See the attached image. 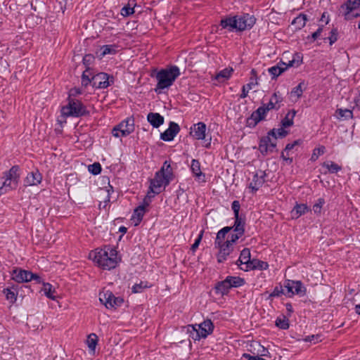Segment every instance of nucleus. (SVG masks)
Returning a JSON list of instances; mask_svg holds the SVG:
<instances>
[{"label": "nucleus", "mask_w": 360, "mask_h": 360, "mask_svg": "<svg viewBox=\"0 0 360 360\" xmlns=\"http://www.w3.org/2000/svg\"><path fill=\"white\" fill-rule=\"evenodd\" d=\"M262 106L266 109L267 112L271 110H278L281 107V105H276L274 102L269 100V103L266 104H263Z\"/></svg>", "instance_id": "nucleus-54"}, {"label": "nucleus", "mask_w": 360, "mask_h": 360, "mask_svg": "<svg viewBox=\"0 0 360 360\" xmlns=\"http://www.w3.org/2000/svg\"><path fill=\"white\" fill-rule=\"evenodd\" d=\"M308 211L309 207L307 205L297 204L291 211V216L292 218L297 219Z\"/></svg>", "instance_id": "nucleus-27"}, {"label": "nucleus", "mask_w": 360, "mask_h": 360, "mask_svg": "<svg viewBox=\"0 0 360 360\" xmlns=\"http://www.w3.org/2000/svg\"><path fill=\"white\" fill-rule=\"evenodd\" d=\"M134 120L133 118H127L114 127L112 134L115 137L127 136L134 131Z\"/></svg>", "instance_id": "nucleus-10"}, {"label": "nucleus", "mask_w": 360, "mask_h": 360, "mask_svg": "<svg viewBox=\"0 0 360 360\" xmlns=\"http://www.w3.org/2000/svg\"><path fill=\"white\" fill-rule=\"evenodd\" d=\"M285 294L283 286L279 284L276 285L272 292L269 295L270 297H280L281 295Z\"/></svg>", "instance_id": "nucleus-51"}, {"label": "nucleus", "mask_w": 360, "mask_h": 360, "mask_svg": "<svg viewBox=\"0 0 360 360\" xmlns=\"http://www.w3.org/2000/svg\"><path fill=\"white\" fill-rule=\"evenodd\" d=\"M99 300L107 309H116L124 302L123 298L115 297L111 291L105 289L99 293Z\"/></svg>", "instance_id": "nucleus-9"}, {"label": "nucleus", "mask_w": 360, "mask_h": 360, "mask_svg": "<svg viewBox=\"0 0 360 360\" xmlns=\"http://www.w3.org/2000/svg\"><path fill=\"white\" fill-rule=\"evenodd\" d=\"M235 218V222L233 226H232L233 231L235 232H238L239 235H243L245 233V220L244 218H243L241 216H236Z\"/></svg>", "instance_id": "nucleus-26"}, {"label": "nucleus", "mask_w": 360, "mask_h": 360, "mask_svg": "<svg viewBox=\"0 0 360 360\" xmlns=\"http://www.w3.org/2000/svg\"><path fill=\"white\" fill-rule=\"evenodd\" d=\"M243 357L247 360H259L260 358L258 355H251L247 353L243 354Z\"/></svg>", "instance_id": "nucleus-63"}, {"label": "nucleus", "mask_w": 360, "mask_h": 360, "mask_svg": "<svg viewBox=\"0 0 360 360\" xmlns=\"http://www.w3.org/2000/svg\"><path fill=\"white\" fill-rule=\"evenodd\" d=\"M12 278L18 283L29 282L32 280L35 281L37 283L42 282L41 278L37 274L21 269L13 270Z\"/></svg>", "instance_id": "nucleus-11"}, {"label": "nucleus", "mask_w": 360, "mask_h": 360, "mask_svg": "<svg viewBox=\"0 0 360 360\" xmlns=\"http://www.w3.org/2000/svg\"><path fill=\"white\" fill-rule=\"evenodd\" d=\"M61 113L65 117H79L89 115V111L80 101L69 97L68 103L62 108Z\"/></svg>", "instance_id": "nucleus-6"}, {"label": "nucleus", "mask_w": 360, "mask_h": 360, "mask_svg": "<svg viewBox=\"0 0 360 360\" xmlns=\"http://www.w3.org/2000/svg\"><path fill=\"white\" fill-rule=\"evenodd\" d=\"M335 116L339 120H348L352 118V111L349 109L338 108L335 111Z\"/></svg>", "instance_id": "nucleus-34"}, {"label": "nucleus", "mask_w": 360, "mask_h": 360, "mask_svg": "<svg viewBox=\"0 0 360 360\" xmlns=\"http://www.w3.org/2000/svg\"><path fill=\"white\" fill-rule=\"evenodd\" d=\"M296 63L295 59L290 60L288 65L283 63L281 65H275L269 69V73L273 76V78L279 76L283 73L288 67L293 66L294 63ZM301 62L297 60V66L300 65Z\"/></svg>", "instance_id": "nucleus-17"}, {"label": "nucleus", "mask_w": 360, "mask_h": 360, "mask_svg": "<svg viewBox=\"0 0 360 360\" xmlns=\"http://www.w3.org/2000/svg\"><path fill=\"white\" fill-rule=\"evenodd\" d=\"M276 326L281 329L286 330L289 328L288 319L285 316L283 318H278L276 320Z\"/></svg>", "instance_id": "nucleus-45"}, {"label": "nucleus", "mask_w": 360, "mask_h": 360, "mask_svg": "<svg viewBox=\"0 0 360 360\" xmlns=\"http://www.w3.org/2000/svg\"><path fill=\"white\" fill-rule=\"evenodd\" d=\"M226 280L229 281L231 288H238L245 284V280L238 276H229L226 278Z\"/></svg>", "instance_id": "nucleus-35"}, {"label": "nucleus", "mask_w": 360, "mask_h": 360, "mask_svg": "<svg viewBox=\"0 0 360 360\" xmlns=\"http://www.w3.org/2000/svg\"><path fill=\"white\" fill-rule=\"evenodd\" d=\"M18 171L19 167L18 166H13L6 174V179L2 186L0 187V195L17 188L20 180Z\"/></svg>", "instance_id": "nucleus-7"}, {"label": "nucleus", "mask_w": 360, "mask_h": 360, "mask_svg": "<svg viewBox=\"0 0 360 360\" xmlns=\"http://www.w3.org/2000/svg\"><path fill=\"white\" fill-rule=\"evenodd\" d=\"M174 179V174L171 163L165 160L160 169L155 172L154 178L150 180L149 191L143 199V204L140 206H144L146 210V207L149 206L155 195L160 193Z\"/></svg>", "instance_id": "nucleus-1"}, {"label": "nucleus", "mask_w": 360, "mask_h": 360, "mask_svg": "<svg viewBox=\"0 0 360 360\" xmlns=\"http://www.w3.org/2000/svg\"><path fill=\"white\" fill-rule=\"evenodd\" d=\"M97 339L98 338L94 333H92L88 336L87 343L90 349H95L96 345L97 344Z\"/></svg>", "instance_id": "nucleus-49"}, {"label": "nucleus", "mask_w": 360, "mask_h": 360, "mask_svg": "<svg viewBox=\"0 0 360 360\" xmlns=\"http://www.w3.org/2000/svg\"><path fill=\"white\" fill-rule=\"evenodd\" d=\"M89 171L94 175H97L101 172V165L99 162H94L89 165Z\"/></svg>", "instance_id": "nucleus-48"}, {"label": "nucleus", "mask_w": 360, "mask_h": 360, "mask_svg": "<svg viewBox=\"0 0 360 360\" xmlns=\"http://www.w3.org/2000/svg\"><path fill=\"white\" fill-rule=\"evenodd\" d=\"M288 131L285 130V127H281L279 129H276V135L278 138H284L288 135Z\"/></svg>", "instance_id": "nucleus-59"}, {"label": "nucleus", "mask_w": 360, "mask_h": 360, "mask_svg": "<svg viewBox=\"0 0 360 360\" xmlns=\"http://www.w3.org/2000/svg\"><path fill=\"white\" fill-rule=\"evenodd\" d=\"M228 282L229 281L226 280V278H225L224 281L217 282L214 288L215 293L221 296L227 295L229 292V290L231 288Z\"/></svg>", "instance_id": "nucleus-23"}, {"label": "nucleus", "mask_w": 360, "mask_h": 360, "mask_svg": "<svg viewBox=\"0 0 360 360\" xmlns=\"http://www.w3.org/2000/svg\"><path fill=\"white\" fill-rule=\"evenodd\" d=\"M267 112H268L262 105L259 107L251 114L250 117L247 119V126L252 128L255 127L260 121L265 119Z\"/></svg>", "instance_id": "nucleus-14"}, {"label": "nucleus", "mask_w": 360, "mask_h": 360, "mask_svg": "<svg viewBox=\"0 0 360 360\" xmlns=\"http://www.w3.org/2000/svg\"><path fill=\"white\" fill-rule=\"evenodd\" d=\"M213 330L214 325L210 319H207L200 324L188 325L187 326V332L190 334V338L194 340L207 338L208 335L213 332Z\"/></svg>", "instance_id": "nucleus-5"}, {"label": "nucleus", "mask_w": 360, "mask_h": 360, "mask_svg": "<svg viewBox=\"0 0 360 360\" xmlns=\"http://www.w3.org/2000/svg\"><path fill=\"white\" fill-rule=\"evenodd\" d=\"M117 252L115 249L110 246H105L103 249H96L89 253L94 263L103 269L110 270L115 268L117 264Z\"/></svg>", "instance_id": "nucleus-2"}, {"label": "nucleus", "mask_w": 360, "mask_h": 360, "mask_svg": "<svg viewBox=\"0 0 360 360\" xmlns=\"http://www.w3.org/2000/svg\"><path fill=\"white\" fill-rule=\"evenodd\" d=\"M114 82V77L105 72H99L91 77L92 86L96 89H105Z\"/></svg>", "instance_id": "nucleus-13"}, {"label": "nucleus", "mask_w": 360, "mask_h": 360, "mask_svg": "<svg viewBox=\"0 0 360 360\" xmlns=\"http://www.w3.org/2000/svg\"><path fill=\"white\" fill-rule=\"evenodd\" d=\"M233 227L225 226L221 230H219L217 234V237L214 241V245L217 246V244L224 243L222 240L225 238L226 235L232 230Z\"/></svg>", "instance_id": "nucleus-36"}, {"label": "nucleus", "mask_w": 360, "mask_h": 360, "mask_svg": "<svg viewBox=\"0 0 360 360\" xmlns=\"http://www.w3.org/2000/svg\"><path fill=\"white\" fill-rule=\"evenodd\" d=\"M231 208H232V210H233V211L234 217H236V216H240V215H239V211H240V205L239 201H238V200H234V201L232 202Z\"/></svg>", "instance_id": "nucleus-56"}, {"label": "nucleus", "mask_w": 360, "mask_h": 360, "mask_svg": "<svg viewBox=\"0 0 360 360\" xmlns=\"http://www.w3.org/2000/svg\"><path fill=\"white\" fill-rule=\"evenodd\" d=\"M261 348H262V350H259L258 351V354L257 355L259 356H267V353H269L268 350L264 348V347L261 346Z\"/></svg>", "instance_id": "nucleus-64"}, {"label": "nucleus", "mask_w": 360, "mask_h": 360, "mask_svg": "<svg viewBox=\"0 0 360 360\" xmlns=\"http://www.w3.org/2000/svg\"><path fill=\"white\" fill-rule=\"evenodd\" d=\"M303 86H304V82L302 81L299 84L292 89L291 91V94L297 96V98H301L303 94Z\"/></svg>", "instance_id": "nucleus-46"}, {"label": "nucleus", "mask_w": 360, "mask_h": 360, "mask_svg": "<svg viewBox=\"0 0 360 360\" xmlns=\"http://www.w3.org/2000/svg\"><path fill=\"white\" fill-rule=\"evenodd\" d=\"M257 84L258 82L257 77V71L255 69H252L251 70V77L250 78V82L246 85L243 86L242 93L240 97L241 98H246L248 96V91Z\"/></svg>", "instance_id": "nucleus-19"}, {"label": "nucleus", "mask_w": 360, "mask_h": 360, "mask_svg": "<svg viewBox=\"0 0 360 360\" xmlns=\"http://www.w3.org/2000/svg\"><path fill=\"white\" fill-rule=\"evenodd\" d=\"M180 131L179 124L174 122H170L169 127L160 134V139L165 141H171Z\"/></svg>", "instance_id": "nucleus-15"}, {"label": "nucleus", "mask_w": 360, "mask_h": 360, "mask_svg": "<svg viewBox=\"0 0 360 360\" xmlns=\"http://www.w3.org/2000/svg\"><path fill=\"white\" fill-rule=\"evenodd\" d=\"M296 111L295 110H290L285 117L281 120V126L282 127H289L293 124V119L295 116Z\"/></svg>", "instance_id": "nucleus-30"}, {"label": "nucleus", "mask_w": 360, "mask_h": 360, "mask_svg": "<svg viewBox=\"0 0 360 360\" xmlns=\"http://www.w3.org/2000/svg\"><path fill=\"white\" fill-rule=\"evenodd\" d=\"M320 338H321L320 335H312L307 336L304 340L305 342H314L315 343V342H318L321 341Z\"/></svg>", "instance_id": "nucleus-57"}, {"label": "nucleus", "mask_w": 360, "mask_h": 360, "mask_svg": "<svg viewBox=\"0 0 360 360\" xmlns=\"http://www.w3.org/2000/svg\"><path fill=\"white\" fill-rule=\"evenodd\" d=\"M243 235H239L238 232H236V233L231 234L230 236V239L226 240L225 243L233 246V244L238 240Z\"/></svg>", "instance_id": "nucleus-55"}, {"label": "nucleus", "mask_w": 360, "mask_h": 360, "mask_svg": "<svg viewBox=\"0 0 360 360\" xmlns=\"http://www.w3.org/2000/svg\"><path fill=\"white\" fill-rule=\"evenodd\" d=\"M117 46L115 44L104 45L101 47V56H104L107 54H115L117 52Z\"/></svg>", "instance_id": "nucleus-40"}, {"label": "nucleus", "mask_w": 360, "mask_h": 360, "mask_svg": "<svg viewBox=\"0 0 360 360\" xmlns=\"http://www.w3.org/2000/svg\"><path fill=\"white\" fill-rule=\"evenodd\" d=\"M202 236H203V231H201L198 237L196 238L194 243L191 246V249L192 251H193V252L195 251V250L198 248L199 244L202 240Z\"/></svg>", "instance_id": "nucleus-58"}, {"label": "nucleus", "mask_w": 360, "mask_h": 360, "mask_svg": "<svg viewBox=\"0 0 360 360\" xmlns=\"http://www.w3.org/2000/svg\"><path fill=\"white\" fill-rule=\"evenodd\" d=\"M265 176L266 174L262 171L260 172V175H259L257 173L255 174L253 176L252 182L250 184V188H252V191H257L264 184Z\"/></svg>", "instance_id": "nucleus-21"}, {"label": "nucleus", "mask_w": 360, "mask_h": 360, "mask_svg": "<svg viewBox=\"0 0 360 360\" xmlns=\"http://www.w3.org/2000/svg\"><path fill=\"white\" fill-rule=\"evenodd\" d=\"M338 37V31L337 28H333L330 32L328 37L330 45H333L337 40Z\"/></svg>", "instance_id": "nucleus-52"}, {"label": "nucleus", "mask_w": 360, "mask_h": 360, "mask_svg": "<svg viewBox=\"0 0 360 360\" xmlns=\"http://www.w3.org/2000/svg\"><path fill=\"white\" fill-rule=\"evenodd\" d=\"M233 71V68H225L216 75L215 79L219 82H224L230 78Z\"/></svg>", "instance_id": "nucleus-37"}, {"label": "nucleus", "mask_w": 360, "mask_h": 360, "mask_svg": "<svg viewBox=\"0 0 360 360\" xmlns=\"http://www.w3.org/2000/svg\"><path fill=\"white\" fill-rule=\"evenodd\" d=\"M300 143H301L300 140H296V141H293L291 143H288L285 146V148L284 149L285 152L290 151L291 150H292L294 148L295 146H298L299 144H300Z\"/></svg>", "instance_id": "nucleus-60"}, {"label": "nucleus", "mask_w": 360, "mask_h": 360, "mask_svg": "<svg viewBox=\"0 0 360 360\" xmlns=\"http://www.w3.org/2000/svg\"><path fill=\"white\" fill-rule=\"evenodd\" d=\"M206 124L204 122H200L195 124L191 128L190 132L191 135L197 140L205 139Z\"/></svg>", "instance_id": "nucleus-16"}, {"label": "nucleus", "mask_w": 360, "mask_h": 360, "mask_svg": "<svg viewBox=\"0 0 360 360\" xmlns=\"http://www.w3.org/2000/svg\"><path fill=\"white\" fill-rule=\"evenodd\" d=\"M179 75V68L176 65L160 70L155 76L158 83L155 91L160 94L161 90L171 86Z\"/></svg>", "instance_id": "nucleus-4"}, {"label": "nucleus", "mask_w": 360, "mask_h": 360, "mask_svg": "<svg viewBox=\"0 0 360 360\" xmlns=\"http://www.w3.org/2000/svg\"><path fill=\"white\" fill-rule=\"evenodd\" d=\"M147 120L154 128H158L164 123L165 119L158 112H150L147 115Z\"/></svg>", "instance_id": "nucleus-22"}, {"label": "nucleus", "mask_w": 360, "mask_h": 360, "mask_svg": "<svg viewBox=\"0 0 360 360\" xmlns=\"http://www.w3.org/2000/svg\"><path fill=\"white\" fill-rule=\"evenodd\" d=\"M191 169L193 175L198 178L199 181H205V174L200 170V163L198 160H192Z\"/></svg>", "instance_id": "nucleus-24"}, {"label": "nucleus", "mask_w": 360, "mask_h": 360, "mask_svg": "<svg viewBox=\"0 0 360 360\" xmlns=\"http://www.w3.org/2000/svg\"><path fill=\"white\" fill-rule=\"evenodd\" d=\"M146 212L144 206H139L134 210L131 220L134 221L135 226H138L141 223Z\"/></svg>", "instance_id": "nucleus-28"}, {"label": "nucleus", "mask_w": 360, "mask_h": 360, "mask_svg": "<svg viewBox=\"0 0 360 360\" xmlns=\"http://www.w3.org/2000/svg\"><path fill=\"white\" fill-rule=\"evenodd\" d=\"M360 6L355 0H347L346 3L341 6V9L345 11H351L356 9Z\"/></svg>", "instance_id": "nucleus-39"}, {"label": "nucleus", "mask_w": 360, "mask_h": 360, "mask_svg": "<svg viewBox=\"0 0 360 360\" xmlns=\"http://www.w3.org/2000/svg\"><path fill=\"white\" fill-rule=\"evenodd\" d=\"M289 152H285V150L281 153V158L285 161L286 162H288V164H291L292 162V158H289L288 154Z\"/></svg>", "instance_id": "nucleus-61"}, {"label": "nucleus", "mask_w": 360, "mask_h": 360, "mask_svg": "<svg viewBox=\"0 0 360 360\" xmlns=\"http://www.w3.org/2000/svg\"><path fill=\"white\" fill-rule=\"evenodd\" d=\"M323 31V27H320L318 28V30L314 32L311 36V38L312 39V41H315L316 40L321 34V32Z\"/></svg>", "instance_id": "nucleus-62"}, {"label": "nucleus", "mask_w": 360, "mask_h": 360, "mask_svg": "<svg viewBox=\"0 0 360 360\" xmlns=\"http://www.w3.org/2000/svg\"><path fill=\"white\" fill-rule=\"evenodd\" d=\"M215 247L219 249V253L217 254V261L219 263L224 262L226 259L227 256H229L233 250V246L226 243L217 244Z\"/></svg>", "instance_id": "nucleus-18"}, {"label": "nucleus", "mask_w": 360, "mask_h": 360, "mask_svg": "<svg viewBox=\"0 0 360 360\" xmlns=\"http://www.w3.org/2000/svg\"><path fill=\"white\" fill-rule=\"evenodd\" d=\"M345 20H351L355 18L360 17V10H352L351 11H345L343 13Z\"/></svg>", "instance_id": "nucleus-44"}, {"label": "nucleus", "mask_w": 360, "mask_h": 360, "mask_svg": "<svg viewBox=\"0 0 360 360\" xmlns=\"http://www.w3.org/2000/svg\"><path fill=\"white\" fill-rule=\"evenodd\" d=\"M134 13V9L130 6H125L121 10V14L123 16H129Z\"/></svg>", "instance_id": "nucleus-53"}, {"label": "nucleus", "mask_w": 360, "mask_h": 360, "mask_svg": "<svg viewBox=\"0 0 360 360\" xmlns=\"http://www.w3.org/2000/svg\"><path fill=\"white\" fill-rule=\"evenodd\" d=\"M325 204V200L322 198H319L315 204L313 205V211L315 214H319L321 209Z\"/></svg>", "instance_id": "nucleus-47"}, {"label": "nucleus", "mask_w": 360, "mask_h": 360, "mask_svg": "<svg viewBox=\"0 0 360 360\" xmlns=\"http://www.w3.org/2000/svg\"><path fill=\"white\" fill-rule=\"evenodd\" d=\"M41 174L37 169H36L35 171L28 173L24 180L25 186H36L41 183Z\"/></svg>", "instance_id": "nucleus-20"}, {"label": "nucleus", "mask_w": 360, "mask_h": 360, "mask_svg": "<svg viewBox=\"0 0 360 360\" xmlns=\"http://www.w3.org/2000/svg\"><path fill=\"white\" fill-rule=\"evenodd\" d=\"M322 166L327 169V172L330 174H336L342 170V167L333 161L324 162Z\"/></svg>", "instance_id": "nucleus-31"}, {"label": "nucleus", "mask_w": 360, "mask_h": 360, "mask_svg": "<svg viewBox=\"0 0 360 360\" xmlns=\"http://www.w3.org/2000/svg\"><path fill=\"white\" fill-rule=\"evenodd\" d=\"M284 287L287 288L288 296L290 297L293 295L302 297L305 295L307 292V288L300 281L286 280Z\"/></svg>", "instance_id": "nucleus-12"}, {"label": "nucleus", "mask_w": 360, "mask_h": 360, "mask_svg": "<svg viewBox=\"0 0 360 360\" xmlns=\"http://www.w3.org/2000/svg\"><path fill=\"white\" fill-rule=\"evenodd\" d=\"M307 20V15L301 13L292 20V25H294L297 30H301L305 26Z\"/></svg>", "instance_id": "nucleus-33"}, {"label": "nucleus", "mask_w": 360, "mask_h": 360, "mask_svg": "<svg viewBox=\"0 0 360 360\" xmlns=\"http://www.w3.org/2000/svg\"><path fill=\"white\" fill-rule=\"evenodd\" d=\"M270 100L274 102V103L276 105H278L281 104V103L283 102V97H282V95L279 92V91H276L273 94L271 98H270Z\"/></svg>", "instance_id": "nucleus-50"}, {"label": "nucleus", "mask_w": 360, "mask_h": 360, "mask_svg": "<svg viewBox=\"0 0 360 360\" xmlns=\"http://www.w3.org/2000/svg\"><path fill=\"white\" fill-rule=\"evenodd\" d=\"M250 250L248 248H244L240 255L238 261H240V264L246 265V268L250 265L249 262H251L252 259L250 258Z\"/></svg>", "instance_id": "nucleus-32"}, {"label": "nucleus", "mask_w": 360, "mask_h": 360, "mask_svg": "<svg viewBox=\"0 0 360 360\" xmlns=\"http://www.w3.org/2000/svg\"><path fill=\"white\" fill-rule=\"evenodd\" d=\"M41 283H43V288H41V290L44 292L45 295L48 298L55 300L56 298L55 288L49 283H44L43 281Z\"/></svg>", "instance_id": "nucleus-29"}, {"label": "nucleus", "mask_w": 360, "mask_h": 360, "mask_svg": "<svg viewBox=\"0 0 360 360\" xmlns=\"http://www.w3.org/2000/svg\"><path fill=\"white\" fill-rule=\"evenodd\" d=\"M277 136L276 135V129L270 130L267 136L260 139L259 149L263 155L268 152H273L276 147Z\"/></svg>", "instance_id": "nucleus-8"}, {"label": "nucleus", "mask_w": 360, "mask_h": 360, "mask_svg": "<svg viewBox=\"0 0 360 360\" xmlns=\"http://www.w3.org/2000/svg\"><path fill=\"white\" fill-rule=\"evenodd\" d=\"M250 265L247 267V269H243L240 267L241 269L248 271L249 269H258V270H265L269 267V264L267 262L254 259L251 262H249Z\"/></svg>", "instance_id": "nucleus-25"}, {"label": "nucleus", "mask_w": 360, "mask_h": 360, "mask_svg": "<svg viewBox=\"0 0 360 360\" xmlns=\"http://www.w3.org/2000/svg\"><path fill=\"white\" fill-rule=\"evenodd\" d=\"M4 294L5 295L6 300L12 304H13L17 300V292L9 288L4 289Z\"/></svg>", "instance_id": "nucleus-42"}, {"label": "nucleus", "mask_w": 360, "mask_h": 360, "mask_svg": "<svg viewBox=\"0 0 360 360\" xmlns=\"http://www.w3.org/2000/svg\"><path fill=\"white\" fill-rule=\"evenodd\" d=\"M256 22V18L253 15L249 13H243L240 15H234L221 19L220 25L223 29L229 31L236 30L242 32L245 30L251 29Z\"/></svg>", "instance_id": "nucleus-3"}, {"label": "nucleus", "mask_w": 360, "mask_h": 360, "mask_svg": "<svg viewBox=\"0 0 360 360\" xmlns=\"http://www.w3.org/2000/svg\"><path fill=\"white\" fill-rule=\"evenodd\" d=\"M326 152V148L323 146H321L319 148H316L313 150V153L310 158V160L311 162H315L320 155L324 154Z\"/></svg>", "instance_id": "nucleus-41"}, {"label": "nucleus", "mask_w": 360, "mask_h": 360, "mask_svg": "<svg viewBox=\"0 0 360 360\" xmlns=\"http://www.w3.org/2000/svg\"><path fill=\"white\" fill-rule=\"evenodd\" d=\"M152 285L148 284L147 281H141L139 283L134 284L131 288V292L133 293L142 292L145 289L149 288Z\"/></svg>", "instance_id": "nucleus-38"}, {"label": "nucleus", "mask_w": 360, "mask_h": 360, "mask_svg": "<svg viewBox=\"0 0 360 360\" xmlns=\"http://www.w3.org/2000/svg\"><path fill=\"white\" fill-rule=\"evenodd\" d=\"M91 72L89 70H86L83 72L82 75V86H86L91 83Z\"/></svg>", "instance_id": "nucleus-43"}]
</instances>
